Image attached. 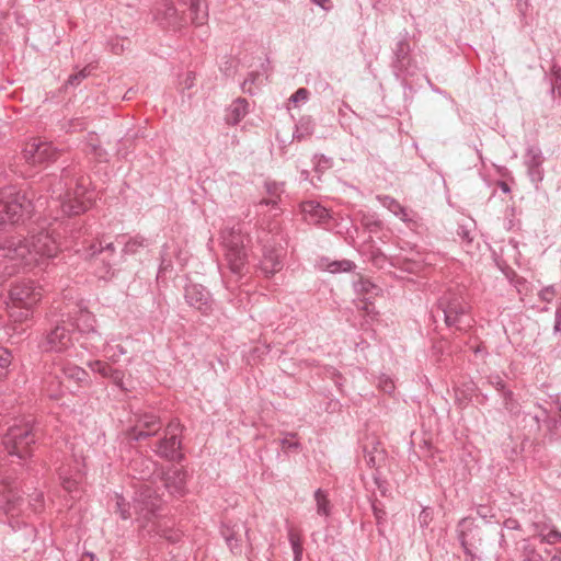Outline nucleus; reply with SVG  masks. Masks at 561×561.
Wrapping results in <instances>:
<instances>
[{
  "mask_svg": "<svg viewBox=\"0 0 561 561\" xmlns=\"http://www.w3.org/2000/svg\"><path fill=\"white\" fill-rule=\"evenodd\" d=\"M362 224L365 228H367L370 232H377L381 229L382 222L375 216H364L362 219Z\"/></svg>",
  "mask_w": 561,
  "mask_h": 561,
  "instance_id": "nucleus-49",
  "label": "nucleus"
},
{
  "mask_svg": "<svg viewBox=\"0 0 561 561\" xmlns=\"http://www.w3.org/2000/svg\"><path fill=\"white\" fill-rule=\"evenodd\" d=\"M59 365L61 373L67 379L73 380L79 386L87 385L89 382V375L83 368L68 360L61 362Z\"/></svg>",
  "mask_w": 561,
  "mask_h": 561,
  "instance_id": "nucleus-29",
  "label": "nucleus"
},
{
  "mask_svg": "<svg viewBox=\"0 0 561 561\" xmlns=\"http://www.w3.org/2000/svg\"><path fill=\"white\" fill-rule=\"evenodd\" d=\"M557 291L553 286H547L539 291V298L545 302H551Z\"/></svg>",
  "mask_w": 561,
  "mask_h": 561,
  "instance_id": "nucleus-57",
  "label": "nucleus"
},
{
  "mask_svg": "<svg viewBox=\"0 0 561 561\" xmlns=\"http://www.w3.org/2000/svg\"><path fill=\"white\" fill-rule=\"evenodd\" d=\"M124 377L125 374L123 370L115 368L114 371L111 374L108 379L112 380V382L117 386L119 389L125 390L124 388Z\"/></svg>",
  "mask_w": 561,
  "mask_h": 561,
  "instance_id": "nucleus-56",
  "label": "nucleus"
},
{
  "mask_svg": "<svg viewBox=\"0 0 561 561\" xmlns=\"http://www.w3.org/2000/svg\"><path fill=\"white\" fill-rule=\"evenodd\" d=\"M185 302L204 317L215 311L216 302L210 291L203 285L188 283L184 287Z\"/></svg>",
  "mask_w": 561,
  "mask_h": 561,
  "instance_id": "nucleus-15",
  "label": "nucleus"
},
{
  "mask_svg": "<svg viewBox=\"0 0 561 561\" xmlns=\"http://www.w3.org/2000/svg\"><path fill=\"white\" fill-rule=\"evenodd\" d=\"M184 426L179 419H172L163 431V436L156 443L153 451L160 458L170 461H182L184 455L182 454V439Z\"/></svg>",
  "mask_w": 561,
  "mask_h": 561,
  "instance_id": "nucleus-10",
  "label": "nucleus"
},
{
  "mask_svg": "<svg viewBox=\"0 0 561 561\" xmlns=\"http://www.w3.org/2000/svg\"><path fill=\"white\" fill-rule=\"evenodd\" d=\"M222 243L226 249V260L233 274L241 275L248 262L245 241L249 237L244 231V224L237 222L227 226L221 231Z\"/></svg>",
  "mask_w": 561,
  "mask_h": 561,
  "instance_id": "nucleus-8",
  "label": "nucleus"
},
{
  "mask_svg": "<svg viewBox=\"0 0 561 561\" xmlns=\"http://www.w3.org/2000/svg\"><path fill=\"white\" fill-rule=\"evenodd\" d=\"M260 78L259 72H250L247 79L242 83V91L249 94H254L255 92L252 89V85L255 84L256 80Z\"/></svg>",
  "mask_w": 561,
  "mask_h": 561,
  "instance_id": "nucleus-51",
  "label": "nucleus"
},
{
  "mask_svg": "<svg viewBox=\"0 0 561 561\" xmlns=\"http://www.w3.org/2000/svg\"><path fill=\"white\" fill-rule=\"evenodd\" d=\"M542 542L548 545H556L561 542V531H559L554 526L545 535Z\"/></svg>",
  "mask_w": 561,
  "mask_h": 561,
  "instance_id": "nucleus-52",
  "label": "nucleus"
},
{
  "mask_svg": "<svg viewBox=\"0 0 561 561\" xmlns=\"http://www.w3.org/2000/svg\"><path fill=\"white\" fill-rule=\"evenodd\" d=\"M38 439V428L31 415L13 420L2 436V445L9 456L20 462L33 455L34 445Z\"/></svg>",
  "mask_w": 561,
  "mask_h": 561,
  "instance_id": "nucleus-5",
  "label": "nucleus"
},
{
  "mask_svg": "<svg viewBox=\"0 0 561 561\" xmlns=\"http://www.w3.org/2000/svg\"><path fill=\"white\" fill-rule=\"evenodd\" d=\"M409 33L405 31L400 34L392 49V67L398 75L413 76L416 70V64L411 55L412 48L409 43Z\"/></svg>",
  "mask_w": 561,
  "mask_h": 561,
  "instance_id": "nucleus-16",
  "label": "nucleus"
},
{
  "mask_svg": "<svg viewBox=\"0 0 561 561\" xmlns=\"http://www.w3.org/2000/svg\"><path fill=\"white\" fill-rule=\"evenodd\" d=\"M314 501L317 504V513L321 516H329L331 512V504L328 494L322 489L314 492Z\"/></svg>",
  "mask_w": 561,
  "mask_h": 561,
  "instance_id": "nucleus-33",
  "label": "nucleus"
},
{
  "mask_svg": "<svg viewBox=\"0 0 561 561\" xmlns=\"http://www.w3.org/2000/svg\"><path fill=\"white\" fill-rule=\"evenodd\" d=\"M371 510L374 517L376 519L378 533L380 535H383V525L387 520V512L382 503L377 499L371 500Z\"/></svg>",
  "mask_w": 561,
  "mask_h": 561,
  "instance_id": "nucleus-32",
  "label": "nucleus"
},
{
  "mask_svg": "<svg viewBox=\"0 0 561 561\" xmlns=\"http://www.w3.org/2000/svg\"><path fill=\"white\" fill-rule=\"evenodd\" d=\"M456 531L462 549H478L481 546V529L474 523V519L469 517L460 519Z\"/></svg>",
  "mask_w": 561,
  "mask_h": 561,
  "instance_id": "nucleus-19",
  "label": "nucleus"
},
{
  "mask_svg": "<svg viewBox=\"0 0 561 561\" xmlns=\"http://www.w3.org/2000/svg\"><path fill=\"white\" fill-rule=\"evenodd\" d=\"M163 485L170 494L183 496L186 485V472L180 468H170L162 477Z\"/></svg>",
  "mask_w": 561,
  "mask_h": 561,
  "instance_id": "nucleus-24",
  "label": "nucleus"
},
{
  "mask_svg": "<svg viewBox=\"0 0 561 561\" xmlns=\"http://www.w3.org/2000/svg\"><path fill=\"white\" fill-rule=\"evenodd\" d=\"M9 316L15 323H24L32 319L33 309L32 308H22L14 307L12 304L9 307Z\"/></svg>",
  "mask_w": 561,
  "mask_h": 561,
  "instance_id": "nucleus-34",
  "label": "nucleus"
},
{
  "mask_svg": "<svg viewBox=\"0 0 561 561\" xmlns=\"http://www.w3.org/2000/svg\"><path fill=\"white\" fill-rule=\"evenodd\" d=\"M283 249L264 247L263 257L260 262V271L266 277L273 276L283 268Z\"/></svg>",
  "mask_w": 561,
  "mask_h": 561,
  "instance_id": "nucleus-23",
  "label": "nucleus"
},
{
  "mask_svg": "<svg viewBox=\"0 0 561 561\" xmlns=\"http://www.w3.org/2000/svg\"><path fill=\"white\" fill-rule=\"evenodd\" d=\"M536 535L540 537L541 541L543 540L545 535L553 527L549 523L546 522H535L533 524Z\"/></svg>",
  "mask_w": 561,
  "mask_h": 561,
  "instance_id": "nucleus-54",
  "label": "nucleus"
},
{
  "mask_svg": "<svg viewBox=\"0 0 561 561\" xmlns=\"http://www.w3.org/2000/svg\"><path fill=\"white\" fill-rule=\"evenodd\" d=\"M355 267V263L350 260L333 261L328 265L331 273L351 272Z\"/></svg>",
  "mask_w": 561,
  "mask_h": 561,
  "instance_id": "nucleus-44",
  "label": "nucleus"
},
{
  "mask_svg": "<svg viewBox=\"0 0 561 561\" xmlns=\"http://www.w3.org/2000/svg\"><path fill=\"white\" fill-rule=\"evenodd\" d=\"M37 226L38 231L33 229L30 238H10L0 245V286L24 267L32 266L44 257H55L64 250L82 252L87 259L92 260L94 273L100 279L114 277L116 249L113 242L100 239L90 242L87 239V228L75 227L69 221L55 219L46 225L44 220Z\"/></svg>",
  "mask_w": 561,
  "mask_h": 561,
  "instance_id": "nucleus-1",
  "label": "nucleus"
},
{
  "mask_svg": "<svg viewBox=\"0 0 561 561\" xmlns=\"http://www.w3.org/2000/svg\"><path fill=\"white\" fill-rule=\"evenodd\" d=\"M353 288L356 295L363 296V298H375L382 291L378 285L363 275H358V278L353 282Z\"/></svg>",
  "mask_w": 561,
  "mask_h": 561,
  "instance_id": "nucleus-28",
  "label": "nucleus"
},
{
  "mask_svg": "<svg viewBox=\"0 0 561 561\" xmlns=\"http://www.w3.org/2000/svg\"><path fill=\"white\" fill-rule=\"evenodd\" d=\"M476 549H463V552L466 554L465 561H480V558L474 552Z\"/></svg>",
  "mask_w": 561,
  "mask_h": 561,
  "instance_id": "nucleus-62",
  "label": "nucleus"
},
{
  "mask_svg": "<svg viewBox=\"0 0 561 561\" xmlns=\"http://www.w3.org/2000/svg\"><path fill=\"white\" fill-rule=\"evenodd\" d=\"M178 4L182 8V10H180L174 5L173 2L169 0H162L156 4L152 11L153 19L160 27L164 30L178 31L190 23L195 26L201 25L193 22L188 5H183L179 2Z\"/></svg>",
  "mask_w": 561,
  "mask_h": 561,
  "instance_id": "nucleus-9",
  "label": "nucleus"
},
{
  "mask_svg": "<svg viewBox=\"0 0 561 561\" xmlns=\"http://www.w3.org/2000/svg\"><path fill=\"white\" fill-rule=\"evenodd\" d=\"M288 540H289L291 549H293L294 561H301L304 548H302L301 537H300L299 533H297L294 529H289L288 530Z\"/></svg>",
  "mask_w": 561,
  "mask_h": 561,
  "instance_id": "nucleus-36",
  "label": "nucleus"
},
{
  "mask_svg": "<svg viewBox=\"0 0 561 561\" xmlns=\"http://www.w3.org/2000/svg\"><path fill=\"white\" fill-rule=\"evenodd\" d=\"M91 71L89 67H84L76 73L69 76L67 81L64 83L62 89L67 90L69 87H78L84 79L90 76Z\"/></svg>",
  "mask_w": 561,
  "mask_h": 561,
  "instance_id": "nucleus-39",
  "label": "nucleus"
},
{
  "mask_svg": "<svg viewBox=\"0 0 561 561\" xmlns=\"http://www.w3.org/2000/svg\"><path fill=\"white\" fill-rule=\"evenodd\" d=\"M371 298H363L357 304V308L363 310L367 316L374 318L377 316L374 304L370 301Z\"/></svg>",
  "mask_w": 561,
  "mask_h": 561,
  "instance_id": "nucleus-50",
  "label": "nucleus"
},
{
  "mask_svg": "<svg viewBox=\"0 0 561 561\" xmlns=\"http://www.w3.org/2000/svg\"><path fill=\"white\" fill-rule=\"evenodd\" d=\"M88 366L91 368V370L100 374L104 378H108L115 369L110 364L103 360H92L88 364Z\"/></svg>",
  "mask_w": 561,
  "mask_h": 561,
  "instance_id": "nucleus-42",
  "label": "nucleus"
},
{
  "mask_svg": "<svg viewBox=\"0 0 561 561\" xmlns=\"http://www.w3.org/2000/svg\"><path fill=\"white\" fill-rule=\"evenodd\" d=\"M127 353L126 348L122 345H115L111 346L107 345L104 348V355L107 359H110L112 363H117L119 360V357L125 355Z\"/></svg>",
  "mask_w": 561,
  "mask_h": 561,
  "instance_id": "nucleus-47",
  "label": "nucleus"
},
{
  "mask_svg": "<svg viewBox=\"0 0 561 561\" xmlns=\"http://www.w3.org/2000/svg\"><path fill=\"white\" fill-rule=\"evenodd\" d=\"M296 433H286L280 439V446L284 451L298 450L300 443L296 439Z\"/></svg>",
  "mask_w": 561,
  "mask_h": 561,
  "instance_id": "nucleus-46",
  "label": "nucleus"
},
{
  "mask_svg": "<svg viewBox=\"0 0 561 561\" xmlns=\"http://www.w3.org/2000/svg\"><path fill=\"white\" fill-rule=\"evenodd\" d=\"M437 310L442 311L445 324L457 331L467 332L473 325L470 316V305L461 291L447 290L437 302Z\"/></svg>",
  "mask_w": 561,
  "mask_h": 561,
  "instance_id": "nucleus-7",
  "label": "nucleus"
},
{
  "mask_svg": "<svg viewBox=\"0 0 561 561\" xmlns=\"http://www.w3.org/2000/svg\"><path fill=\"white\" fill-rule=\"evenodd\" d=\"M504 526L507 529H519V527H520L519 522L517 519H515V518H507V519H505Z\"/></svg>",
  "mask_w": 561,
  "mask_h": 561,
  "instance_id": "nucleus-63",
  "label": "nucleus"
},
{
  "mask_svg": "<svg viewBox=\"0 0 561 561\" xmlns=\"http://www.w3.org/2000/svg\"><path fill=\"white\" fill-rule=\"evenodd\" d=\"M490 382L502 394L507 391L504 380L500 376L491 377Z\"/></svg>",
  "mask_w": 561,
  "mask_h": 561,
  "instance_id": "nucleus-60",
  "label": "nucleus"
},
{
  "mask_svg": "<svg viewBox=\"0 0 561 561\" xmlns=\"http://www.w3.org/2000/svg\"><path fill=\"white\" fill-rule=\"evenodd\" d=\"M66 323L75 328L80 334L85 335L87 339L101 340V335L95 330V318L81 304H69L61 309L60 314Z\"/></svg>",
  "mask_w": 561,
  "mask_h": 561,
  "instance_id": "nucleus-11",
  "label": "nucleus"
},
{
  "mask_svg": "<svg viewBox=\"0 0 561 561\" xmlns=\"http://www.w3.org/2000/svg\"><path fill=\"white\" fill-rule=\"evenodd\" d=\"M314 124L310 117H301L296 124V129L293 134L294 139L301 141L313 134Z\"/></svg>",
  "mask_w": 561,
  "mask_h": 561,
  "instance_id": "nucleus-31",
  "label": "nucleus"
},
{
  "mask_svg": "<svg viewBox=\"0 0 561 561\" xmlns=\"http://www.w3.org/2000/svg\"><path fill=\"white\" fill-rule=\"evenodd\" d=\"M84 152L87 154L94 156L99 160H101L105 154L104 149L100 146V144L93 136H91L90 139L87 141Z\"/></svg>",
  "mask_w": 561,
  "mask_h": 561,
  "instance_id": "nucleus-45",
  "label": "nucleus"
},
{
  "mask_svg": "<svg viewBox=\"0 0 561 561\" xmlns=\"http://www.w3.org/2000/svg\"><path fill=\"white\" fill-rule=\"evenodd\" d=\"M305 221L312 225L327 226L331 220L330 211L316 201H305L300 204Z\"/></svg>",
  "mask_w": 561,
  "mask_h": 561,
  "instance_id": "nucleus-22",
  "label": "nucleus"
},
{
  "mask_svg": "<svg viewBox=\"0 0 561 561\" xmlns=\"http://www.w3.org/2000/svg\"><path fill=\"white\" fill-rule=\"evenodd\" d=\"M180 4L188 5L192 20L196 24H205L208 20L207 7H202L201 0H176Z\"/></svg>",
  "mask_w": 561,
  "mask_h": 561,
  "instance_id": "nucleus-30",
  "label": "nucleus"
},
{
  "mask_svg": "<svg viewBox=\"0 0 561 561\" xmlns=\"http://www.w3.org/2000/svg\"><path fill=\"white\" fill-rule=\"evenodd\" d=\"M43 297V289L34 280L23 279L15 283L10 291V302L14 307L32 308L41 301Z\"/></svg>",
  "mask_w": 561,
  "mask_h": 561,
  "instance_id": "nucleus-14",
  "label": "nucleus"
},
{
  "mask_svg": "<svg viewBox=\"0 0 561 561\" xmlns=\"http://www.w3.org/2000/svg\"><path fill=\"white\" fill-rule=\"evenodd\" d=\"M118 243H123L122 254L134 255L139 251L149 245V240L141 234L127 236L118 234L116 237Z\"/></svg>",
  "mask_w": 561,
  "mask_h": 561,
  "instance_id": "nucleus-25",
  "label": "nucleus"
},
{
  "mask_svg": "<svg viewBox=\"0 0 561 561\" xmlns=\"http://www.w3.org/2000/svg\"><path fill=\"white\" fill-rule=\"evenodd\" d=\"M57 473L62 489L71 496H75L79 492L83 480V473L79 469L78 465H61L57 469Z\"/></svg>",
  "mask_w": 561,
  "mask_h": 561,
  "instance_id": "nucleus-20",
  "label": "nucleus"
},
{
  "mask_svg": "<svg viewBox=\"0 0 561 561\" xmlns=\"http://www.w3.org/2000/svg\"><path fill=\"white\" fill-rule=\"evenodd\" d=\"M549 83H550V93L552 98H560L561 99V68L557 65H553L551 67V72L549 76Z\"/></svg>",
  "mask_w": 561,
  "mask_h": 561,
  "instance_id": "nucleus-35",
  "label": "nucleus"
},
{
  "mask_svg": "<svg viewBox=\"0 0 561 561\" xmlns=\"http://www.w3.org/2000/svg\"><path fill=\"white\" fill-rule=\"evenodd\" d=\"M13 355L7 347L0 346V380L4 379L10 371Z\"/></svg>",
  "mask_w": 561,
  "mask_h": 561,
  "instance_id": "nucleus-37",
  "label": "nucleus"
},
{
  "mask_svg": "<svg viewBox=\"0 0 561 561\" xmlns=\"http://www.w3.org/2000/svg\"><path fill=\"white\" fill-rule=\"evenodd\" d=\"M313 159L317 172L324 169H329L332 165V160L330 158H327L324 154H316Z\"/></svg>",
  "mask_w": 561,
  "mask_h": 561,
  "instance_id": "nucleus-53",
  "label": "nucleus"
},
{
  "mask_svg": "<svg viewBox=\"0 0 561 561\" xmlns=\"http://www.w3.org/2000/svg\"><path fill=\"white\" fill-rule=\"evenodd\" d=\"M66 324V320L61 316L54 322L39 343L42 351L64 353L72 346L71 333Z\"/></svg>",
  "mask_w": 561,
  "mask_h": 561,
  "instance_id": "nucleus-13",
  "label": "nucleus"
},
{
  "mask_svg": "<svg viewBox=\"0 0 561 561\" xmlns=\"http://www.w3.org/2000/svg\"><path fill=\"white\" fill-rule=\"evenodd\" d=\"M34 204L26 193L15 186L0 188V230L24 224L32 218Z\"/></svg>",
  "mask_w": 561,
  "mask_h": 561,
  "instance_id": "nucleus-6",
  "label": "nucleus"
},
{
  "mask_svg": "<svg viewBox=\"0 0 561 561\" xmlns=\"http://www.w3.org/2000/svg\"><path fill=\"white\" fill-rule=\"evenodd\" d=\"M249 113V102L243 98L234 100L226 111L225 121L228 125H238Z\"/></svg>",
  "mask_w": 561,
  "mask_h": 561,
  "instance_id": "nucleus-26",
  "label": "nucleus"
},
{
  "mask_svg": "<svg viewBox=\"0 0 561 561\" xmlns=\"http://www.w3.org/2000/svg\"><path fill=\"white\" fill-rule=\"evenodd\" d=\"M376 198L385 208H387L393 215H396V213H398V210H401L402 205L399 203V201H397L392 196L377 195Z\"/></svg>",
  "mask_w": 561,
  "mask_h": 561,
  "instance_id": "nucleus-43",
  "label": "nucleus"
},
{
  "mask_svg": "<svg viewBox=\"0 0 561 561\" xmlns=\"http://www.w3.org/2000/svg\"><path fill=\"white\" fill-rule=\"evenodd\" d=\"M242 530H244L245 535L248 536L249 529L241 524H232L230 520H226L222 522L220 526V534L224 537L231 553L234 556H240L242 553Z\"/></svg>",
  "mask_w": 561,
  "mask_h": 561,
  "instance_id": "nucleus-21",
  "label": "nucleus"
},
{
  "mask_svg": "<svg viewBox=\"0 0 561 561\" xmlns=\"http://www.w3.org/2000/svg\"><path fill=\"white\" fill-rule=\"evenodd\" d=\"M432 520V515L428 510L424 508L419 515V523L421 527H427Z\"/></svg>",
  "mask_w": 561,
  "mask_h": 561,
  "instance_id": "nucleus-61",
  "label": "nucleus"
},
{
  "mask_svg": "<svg viewBox=\"0 0 561 561\" xmlns=\"http://www.w3.org/2000/svg\"><path fill=\"white\" fill-rule=\"evenodd\" d=\"M502 397L505 410L512 415H518L520 409L518 401L514 398V393L507 390L502 393Z\"/></svg>",
  "mask_w": 561,
  "mask_h": 561,
  "instance_id": "nucleus-38",
  "label": "nucleus"
},
{
  "mask_svg": "<svg viewBox=\"0 0 561 561\" xmlns=\"http://www.w3.org/2000/svg\"><path fill=\"white\" fill-rule=\"evenodd\" d=\"M378 388L386 393H391L394 390V383L391 378L381 376L378 381Z\"/></svg>",
  "mask_w": 561,
  "mask_h": 561,
  "instance_id": "nucleus-55",
  "label": "nucleus"
},
{
  "mask_svg": "<svg viewBox=\"0 0 561 561\" xmlns=\"http://www.w3.org/2000/svg\"><path fill=\"white\" fill-rule=\"evenodd\" d=\"M43 507L44 494L42 492H35L28 504L25 505L16 481L0 471V512L5 516L13 530L23 528L30 537L34 536L35 528L28 524L26 511L38 513Z\"/></svg>",
  "mask_w": 561,
  "mask_h": 561,
  "instance_id": "nucleus-4",
  "label": "nucleus"
},
{
  "mask_svg": "<svg viewBox=\"0 0 561 561\" xmlns=\"http://www.w3.org/2000/svg\"><path fill=\"white\" fill-rule=\"evenodd\" d=\"M309 91L305 88H299L291 96L290 101L293 103L305 102L308 100Z\"/></svg>",
  "mask_w": 561,
  "mask_h": 561,
  "instance_id": "nucleus-58",
  "label": "nucleus"
},
{
  "mask_svg": "<svg viewBox=\"0 0 561 561\" xmlns=\"http://www.w3.org/2000/svg\"><path fill=\"white\" fill-rule=\"evenodd\" d=\"M79 561H98V559L94 553L84 552Z\"/></svg>",
  "mask_w": 561,
  "mask_h": 561,
  "instance_id": "nucleus-64",
  "label": "nucleus"
},
{
  "mask_svg": "<svg viewBox=\"0 0 561 561\" xmlns=\"http://www.w3.org/2000/svg\"><path fill=\"white\" fill-rule=\"evenodd\" d=\"M387 261L386 255L380 251L376 250L371 252V262L377 267H382L383 263Z\"/></svg>",
  "mask_w": 561,
  "mask_h": 561,
  "instance_id": "nucleus-59",
  "label": "nucleus"
},
{
  "mask_svg": "<svg viewBox=\"0 0 561 561\" xmlns=\"http://www.w3.org/2000/svg\"><path fill=\"white\" fill-rule=\"evenodd\" d=\"M160 256H161L160 257L161 262H160V266H159V274H163L167 271L172 268V260L168 253V244H164L162 247Z\"/></svg>",
  "mask_w": 561,
  "mask_h": 561,
  "instance_id": "nucleus-48",
  "label": "nucleus"
},
{
  "mask_svg": "<svg viewBox=\"0 0 561 561\" xmlns=\"http://www.w3.org/2000/svg\"><path fill=\"white\" fill-rule=\"evenodd\" d=\"M154 462L150 459L139 457L133 461V469L138 474L136 478L141 481L138 485L133 503H128L121 495H116V506L122 519H128L133 515L136 516V520L140 527L146 528L151 524L149 533L154 531L160 536L167 538L172 542H176L181 538V534L178 531L160 530L159 526L156 525L154 518L158 516V512L161 508V499L157 493V490L152 486V482H145L151 477L153 472Z\"/></svg>",
  "mask_w": 561,
  "mask_h": 561,
  "instance_id": "nucleus-2",
  "label": "nucleus"
},
{
  "mask_svg": "<svg viewBox=\"0 0 561 561\" xmlns=\"http://www.w3.org/2000/svg\"><path fill=\"white\" fill-rule=\"evenodd\" d=\"M545 157L542 150L537 145L527 146L524 154V164L527 169V175L531 183L538 187L545 176L543 164Z\"/></svg>",
  "mask_w": 561,
  "mask_h": 561,
  "instance_id": "nucleus-18",
  "label": "nucleus"
},
{
  "mask_svg": "<svg viewBox=\"0 0 561 561\" xmlns=\"http://www.w3.org/2000/svg\"><path fill=\"white\" fill-rule=\"evenodd\" d=\"M457 237L462 243L470 247L474 238V228L468 225H458Z\"/></svg>",
  "mask_w": 561,
  "mask_h": 561,
  "instance_id": "nucleus-41",
  "label": "nucleus"
},
{
  "mask_svg": "<svg viewBox=\"0 0 561 561\" xmlns=\"http://www.w3.org/2000/svg\"><path fill=\"white\" fill-rule=\"evenodd\" d=\"M49 184L51 202L60 206L64 214L80 215L91 207L93 201L92 193L89 191L91 182L78 163L65 167L59 179Z\"/></svg>",
  "mask_w": 561,
  "mask_h": 561,
  "instance_id": "nucleus-3",
  "label": "nucleus"
},
{
  "mask_svg": "<svg viewBox=\"0 0 561 561\" xmlns=\"http://www.w3.org/2000/svg\"><path fill=\"white\" fill-rule=\"evenodd\" d=\"M163 423L154 411H144L135 414L134 425L127 431L129 440L141 442L156 436L162 430Z\"/></svg>",
  "mask_w": 561,
  "mask_h": 561,
  "instance_id": "nucleus-12",
  "label": "nucleus"
},
{
  "mask_svg": "<svg viewBox=\"0 0 561 561\" xmlns=\"http://www.w3.org/2000/svg\"><path fill=\"white\" fill-rule=\"evenodd\" d=\"M59 156L57 148L47 141L41 139H32L23 150L25 161L32 165H41L55 161Z\"/></svg>",
  "mask_w": 561,
  "mask_h": 561,
  "instance_id": "nucleus-17",
  "label": "nucleus"
},
{
  "mask_svg": "<svg viewBox=\"0 0 561 561\" xmlns=\"http://www.w3.org/2000/svg\"><path fill=\"white\" fill-rule=\"evenodd\" d=\"M400 220L408 225L416 226L417 221L420 219L419 214L414 211L413 209L407 208L403 205L401 206V210H398L394 215Z\"/></svg>",
  "mask_w": 561,
  "mask_h": 561,
  "instance_id": "nucleus-40",
  "label": "nucleus"
},
{
  "mask_svg": "<svg viewBox=\"0 0 561 561\" xmlns=\"http://www.w3.org/2000/svg\"><path fill=\"white\" fill-rule=\"evenodd\" d=\"M265 192L268 195V198H263L260 202V205L276 207L278 202L280 201V196L285 192V183L276 182L273 180H266L264 183Z\"/></svg>",
  "mask_w": 561,
  "mask_h": 561,
  "instance_id": "nucleus-27",
  "label": "nucleus"
}]
</instances>
